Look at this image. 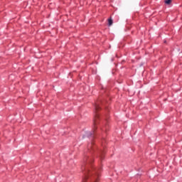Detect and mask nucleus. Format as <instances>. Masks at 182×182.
Segmentation results:
<instances>
[{
	"mask_svg": "<svg viewBox=\"0 0 182 182\" xmlns=\"http://www.w3.org/2000/svg\"><path fill=\"white\" fill-rule=\"evenodd\" d=\"M101 108H100V106H99V104L95 103V117L94 119V129L92 132L87 133V136L90 140H93V139H95L96 136V132H95L96 131V129H97V127H96V125L99 123V119H100V116L99 115V114H97V112Z\"/></svg>",
	"mask_w": 182,
	"mask_h": 182,
	"instance_id": "f257e3e1",
	"label": "nucleus"
},
{
	"mask_svg": "<svg viewBox=\"0 0 182 182\" xmlns=\"http://www.w3.org/2000/svg\"><path fill=\"white\" fill-rule=\"evenodd\" d=\"M88 150L92 151H96V149L93 146V142L92 141L90 145L88 146Z\"/></svg>",
	"mask_w": 182,
	"mask_h": 182,
	"instance_id": "f03ea898",
	"label": "nucleus"
},
{
	"mask_svg": "<svg viewBox=\"0 0 182 182\" xmlns=\"http://www.w3.org/2000/svg\"><path fill=\"white\" fill-rule=\"evenodd\" d=\"M98 156L100 157V160H103L105 159V156H103V150L100 149L98 151Z\"/></svg>",
	"mask_w": 182,
	"mask_h": 182,
	"instance_id": "7ed1b4c3",
	"label": "nucleus"
},
{
	"mask_svg": "<svg viewBox=\"0 0 182 182\" xmlns=\"http://www.w3.org/2000/svg\"><path fill=\"white\" fill-rule=\"evenodd\" d=\"M108 25L109 26H112L113 25V20L112 18L108 19Z\"/></svg>",
	"mask_w": 182,
	"mask_h": 182,
	"instance_id": "20e7f679",
	"label": "nucleus"
},
{
	"mask_svg": "<svg viewBox=\"0 0 182 182\" xmlns=\"http://www.w3.org/2000/svg\"><path fill=\"white\" fill-rule=\"evenodd\" d=\"M165 4H166V5H170V4H171V0H165Z\"/></svg>",
	"mask_w": 182,
	"mask_h": 182,
	"instance_id": "39448f33",
	"label": "nucleus"
}]
</instances>
